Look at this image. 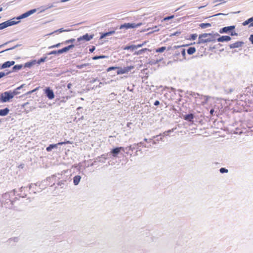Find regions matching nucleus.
<instances>
[{"label":"nucleus","mask_w":253,"mask_h":253,"mask_svg":"<svg viewBox=\"0 0 253 253\" xmlns=\"http://www.w3.org/2000/svg\"><path fill=\"white\" fill-rule=\"evenodd\" d=\"M215 41V38L214 35L211 34L205 33L199 36L198 43H206Z\"/></svg>","instance_id":"f257e3e1"},{"label":"nucleus","mask_w":253,"mask_h":253,"mask_svg":"<svg viewBox=\"0 0 253 253\" xmlns=\"http://www.w3.org/2000/svg\"><path fill=\"white\" fill-rule=\"evenodd\" d=\"M14 92L6 91L0 95V102H6L9 101L14 96Z\"/></svg>","instance_id":"f03ea898"},{"label":"nucleus","mask_w":253,"mask_h":253,"mask_svg":"<svg viewBox=\"0 0 253 253\" xmlns=\"http://www.w3.org/2000/svg\"><path fill=\"white\" fill-rule=\"evenodd\" d=\"M173 56L174 57L180 56V58H176V60L180 61L186 59L185 49L184 48H180L179 50L175 51Z\"/></svg>","instance_id":"7ed1b4c3"},{"label":"nucleus","mask_w":253,"mask_h":253,"mask_svg":"<svg viewBox=\"0 0 253 253\" xmlns=\"http://www.w3.org/2000/svg\"><path fill=\"white\" fill-rule=\"evenodd\" d=\"M125 148L123 147H116L110 151V154L113 157H117L120 154H123L125 152Z\"/></svg>","instance_id":"20e7f679"},{"label":"nucleus","mask_w":253,"mask_h":253,"mask_svg":"<svg viewBox=\"0 0 253 253\" xmlns=\"http://www.w3.org/2000/svg\"><path fill=\"white\" fill-rule=\"evenodd\" d=\"M142 25L141 23L135 24V23H125L124 24H122L120 26V29H128L129 28H137Z\"/></svg>","instance_id":"39448f33"},{"label":"nucleus","mask_w":253,"mask_h":253,"mask_svg":"<svg viewBox=\"0 0 253 253\" xmlns=\"http://www.w3.org/2000/svg\"><path fill=\"white\" fill-rule=\"evenodd\" d=\"M72 144V142H70V141L67 140L64 142H59L55 144H50L46 148V150L47 152H49L51 151L53 149L57 148L58 145H62L63 144Z\"/></svg>","instance_id":"423d86ee"},{"label":"nucleus","mask_w":253,"mask_h":253,"mask_svg":"<svg viewBox=\"0 0 253 253\" xmlns=\"http://www.w3.org/2000/svg\"><path fill=\"white\" fill-rule=\"evenodd\" d=\"M37 11V9H31L22 14H21V15H19V16H17V19H23V18H25L26 17H28L29 16L31 15V14L35 13L36 11Z\"/></svg>","instance_id":"0eeeda50"},{"label":"nucleus","mask_w":253,"mask_h":253,"mask_svg":"<svg viewBox=\"0 0 253 253\" xmlns=\"http://www.w3.org/2000/svg\"><path fill=\"white\" fill-rule=\"evenodd\" d=\"M94 35H88V34H86L83 36H81L77 39V41L78 42H80L82 41H89L90 40H91Z\"/></svg>","instance_id":"6e6552de"},{"label":"nucleus","mask_w":253,"mask_h":253,"mask_svg":"<svg viewBox=\"0 0 253 253\" xmlns=\"http://www.w3.org/2000/svg\"><path fill=\"white\" fill-rule=\"evenodd\" d=\"M44 93L49 99L51 100L54 98V92L49 87H47L44 89Z\"/></svg>","instance_id":"1a4fd4ad"},{"label":"nucleus","mask_w":253,"mask_h":253,"mask_svg":"<svg viewBox=\"0 0 253 253\" xmlns=\"http://www.w3.org/2000/svg\"><path fill=\"white\" fill-rule=\"evenodd\" d=\"M132 68H133L132 66L126 67H125L124 68H121L119 67V68L118 69V70L117 71V74L120 75V74H124L128 72L129 71H130Z\"/></svg>","instance_id":"9d476101"},{"label":"nucleus","mask_w":253,"mask_h":253,"mask_svg":"<svg viewBox=\"0 0 253 253\" xmlns=\"http://www.w3.org/2000/svg\"><path fill=\"white\" fill-rule=\"evenodd\" d=\"M235 26H230L228 27H225L219 30L220 33H228L229 31L233 30L235 29Z\"/></svg>","instance_id":"9b49d317"},{"label":"nucleus","mask_w":253,"mask_h":253,"mask_svg":"<svg viewBox=\"0 0 253 253\" xmlns=\"http://www.w3.org/2000/svg\"><path fill=\"white\" fill-rule=\"evenodd\" d=\"M231 38L228 36H222L217 39V41L219 42H228L230 41Z\"/></svg>","instance_id":"f8f14e48"},{"label":"nucleus","mask_w":253,"mask_h":253,"mask_svg":"<svg viewBox=\"0 0 253 253\" xmlns=\"http://www.w3.org/2000/svg\"><path fill=\"white\" fill-rule=\"evenodd\" d=\"M74 47V44L69 45L68 46L65 47H64V48L58 50V52H59V53H60V54H61V53H63L64 52H67L70 49L73 48Z\"/></svg>","instance_id":"ddd939ff"},{"label":"nucleus","mask_w":253,"mask_h":253,"mask_svg":"<svg viewBox=\"0 0 253 253\" xmlns=\"http://www.w3.org/2000/svg\"><path fill=\"white\" fill-rule=\"evenodd\" d=\"M14 63H15L14 61H7V62H5V63H4L2 65V66L1 67V68L4 69V68H7V67H9L11 66L14 65Z\"/></svg>","instance_id":"4468645a"},{"label":"nucleus","mask_w":253,"mask_h":253,"mask_svg":"<svg viewBox=\"0 0 253 253\" xmlns=\"http://www.w3.org/2000/svg\"><path fill=\"white\" fill-rule=\"evenodd\" d=\"M243 42H237L234 43L230 44V47L231 48H234L240 47L242 46Z\"/></svg>","instance_id":"2eb2a0df"},{"label":"nucleus","mask_w":253,"mask_h":253,"mask_svg":"<svg viewBox=\"0 0 253 253\" xmlns=\"http://www.w3.org/2000/svg\"><path fill=\"white\" fill-rule=\"evenodd\" d=\"M193 118L194 115L192 114L186 115L184 117V120L189 122H192Z\"/></svg>","instance_id":"dca6fc26"},{"label":"nucleus","mask_w":253,"mask_h":253,"mask_svg":"<svg viewBox=\"0 0 253 253\" xmlns=\"http://www.w3.org/2000/svg\"><path fill=\"white\" fill-rule=\"evenodd\" d=\"M9 109L7 108L4 109H1L0 110V116H4L6 115L8 112H9Z\"/></svg>","instance_id":"f3484780"},{"label":"nucleus","mask_w":253,"mask_h":253,"mask_svg":"<svg viewBox=\"0 0 253 253\" xmlns=\"http://www.w3.org/2000/svg\"><path fill=\"white\" fill-rule=\"evenodd\" d=\"M81 176L80 175H76L74 177L73 182L75 185H77L79 184V182L81 180Z\"/></svg>","instance_id":"a211bd4d"},{"label":"nucleus","mask_w":253,"mask_h":253,"mask_svg":"<svg viewBox=\"0 0 253 253\" xmlns=\"http://www.w3.org/2000/svg\"><path fill=\"white\" fill-rule=\"evenodd\" d=\"M196 52V48L194 47H190L187 50V53L189 55L193 54Z\"/></svg>","instance_id":"6ab92c4d"},{"label":"nucleus","mask_w":253,"mask_h":253,"mask_svg":"<svg viewBox=\"0 0 253 253\" xmlns=\"http://www.w3.org/2000/svg\"><path fill=\"white\" fill-rule=\"evenodd\" d=\"M200 27L203 29H205L208 27H210L211 26V24L210 23H201L199 25Z\"/></svg>","instance_id":"aec40b11"},{"label":"nucleus","mask_w":253,"mask_h":253,"mask_svg":"<svg viewBox=\"0 0 253 253\" xmlns=\"http://www.w3.org/2000/svg\"><path fill=\"white\" fill-rule=\"evenodd\" d=\"M253 21V17H251L250 18H249V19H248L247 20H246L245 21H244L242 24L244 26H246L248 24H249L250 23H251Z\"/></svg>","instance_id":"412c9836"},{"label":"nucleus","mask_w":253,"mask_h":253,"mask_svg":"<svg viewBox=\"0 0 253 253\" xmlns=\"http://www.w3.org/2000/svg\"><path fill=\"white\" fill-rule=\"evenodd\" d=\"M114 33H115V31H110V32H109L105 33H104L103 35H102L101 36V38H104L105 37L111 35L113 34Z\"/></svg>","instance_id":"4be33fe9"},{"label":"nucleus","mask_w":253,"mask_h":253,"mask_svg":"<svg viewBox=\"0 0 253 253\" xmlns=\"http://www.w3.org/2000/svg\"><path fill=\"white\" fill-rule=\"evenodd\" d=\"M107 56L105 55L95 56L92 57V59L95 60L99 59L105 58Z\"/></svg>","instance_id":"5701e85b"},{"label":"nucleus","mask_w":253,"mask_h":253,"mask_svg":"<svg viewBox=\"0 0 253 253\" xmlns=\"http://www.w3.org/2000/svg\"><path fill=\"white\" fill-rule=\"evenodd\" d=\"M134 45H128L124 47L123 48L124 50H129V49H135Z\"/></svg>","instance_id":"b1692460"},{"label":"nucleus","mask_w":253,"mask_h":253,"mask_svg":"<svg viewBox=\"0 0 253 253\" xmlns=\"http://www.w3.org/2000/svg\"><path fill=\"white\" fill-rule=\"evenodd\" d=\"M5 23L6 25H7V27L16 24V22H15L14 21L11 20L7 21L5 22Z\"/></svg>","instance_id":"393cba45"},{"label":"nucleus","mask_w":253,"mask_h":253,"mask_svg":"<svg viewBox=\"0 0 253 253\" xmlns=\"http://www.w3.org/2000/svg\"><path fill=\"white\" fill-rule=\"evenodd\" d=\"M166 48L165 46H163L159 48L156 50V52H163L166 50Z\"/></svg>","instance_id":"a878e982"},{"label":"nucleus","mask_w":253,"mask_h":253,"mask_svg":"<svg viewBox=\"0 0 253 253\" xmlns=\"http://www.w3.org/2000/svg\"><path fill=\"white\" fill-rule=\"evenodd\" d=\"M35 63V61H32V62H28V63H25V67H31L32 65H33Z\"/></svg>","instance_id":"bb28decb"},{"label":"nucleus","mask_w":253,"mask_h":253,"mask_svg":"<svg viewBox=\"0 0 253 253\" xmlns=\"http://www.w3.org/2000/svg\"><path fill=\"white\" fill-rule=\"evenodd\" d=\"M89 64L88 63H85V64H81V65H77V68L78 69H82L83 68H84V67H86L88 65H89Z\"/></svg>","instance_id":"cd10ccee"},{"label":"nucleus","mask_w":253,"mask_h":253,"mask_svg":"<svg viewBox=\"0 0 253 253\" xmlns=\"http://www.w3.org/2000/svg\"><path fill=\"white\" fill-rule=\"evenodd\" d=\"M197 35L196 34H191L190 36L189 39L195 40L197 38Z\"/></svg>","instance_id":"c85d7f7f"},{"label":"nucleus","mask_w":253,"mask_h":253,"mask_svg":"<svg viewBox=\"0 0 253 253\" xmlns=\"http://www.w3.org/2000/svg\"><path fill=\"white\" fill-rule=\"evenodd\" d=\"M7 27V25H6L5 22L0 24V29H3Z\"/></svg>","instance_id":"c756f323"},{"label":"nucleus","mask_w":253,"mask_h":253,"mask_svg":"<svg viewBox=\"0 0 253 253\" xmlns=\"http://www.w3.org/2000/svg\"><path fill=\"white\" fill-rule=\"evenodd\" d=\"M119 67H109L107 69V72H110L112 70H115L116 69H119Z\"/></svg>","instance_id":"7c9ffc66"},{"label":"nucleus","mask_w":253,"mask_h":253,"mask_svg":"<svg viewBox=\"0 0 253 253\" xmlns=\"http://www.w3.org/2000/svg\"><path fill=\"white\" fill-rule=\"evenodd\" d=\"M46 59V57H43V58H41L40 59H39V60H38V61L37 62V63H38V64H40V63H42V62H44V61H45Z\"/></svg>","instance_id":"2f4dec72"},{"label":"nucleus","mask_w":253,"mask_h":253,"mask_svg":"<svg viewBox=\"0 0 253 253\" xmlns=\"http://www.w3.org/2000/svg\"><path fill=\"white\" fill-rule=\"evenodd\" d=\"M219 170L221 173H224V172H228V169H226L225 168H221Z\"/></svg>","instance_id":"473e14b6"},{"label":"nucleus","mask_w":253,"mask_h":253,"mask_svg":"<svg viewBox=\"0 0 253 253\" xmlns=\"http://www.w3.org/2000/svg\"><path fill=\"white\" fill-rule=\"evenodd\" d=\"M75 41V39H69V40H68L67 41H65V43H70V42H73Z\"/></svg>","instance_id":"72a5a7b5"},{"label":"nucleus","mask_w":253,"mask_h":253,"mask_svg":"<svg viewBox=\"0 0 253 253\" xmlns=\"http://www.w3.org/2000/svg\"><path fill=\"white\" fill-rule=\"evenodd\" d=\"M58 52V50H53V51H51L49 54H60V53L59 52Z\"/></svg>","instance_id":"f704fd0d"},{"label":"nucleus","mask_w":253,"mask_h":253,"mask_svg":"<svg viewBox=\"0 0 253 253\" xmlns=\"http://www.w3.org/2000/svg\"><path fill=\"white\" fill-rule=\"evenodd\" d=\"M147 50V48H143V49H142L140 50H139L137 52V54H141L142 53V52L146 51Z\"/></svg>","instance_id":"c9c22d12"},{"label":"nucleus","mask_w":253,"mask_h":253,"mask_svg":"<svg viewBox=\"0 0 253 253\" xmlns=\"http://www.w3.org/2000/svg\"><path fill=\"white\" fill-rule=\"evenodd\" d=\"M60 43H57V44H56L55 45H53L50 46L49 48H54V47H59L60 46Z\"/></svg>","instance_id":"e433bc0d"},{"label":"nucleus","mask_w":253,"mask_h":253,"mask_svg":"<svg viewBox=\"0 0 253 253\" xmlns=\"http://www.w3.org/2000/svg\"><path fill=\"white\" fill-rule=\"evenodd\" d=\"M174 17V16L173 15H172V16H168V17H165L164 20L165 21H167V20H169L170 19H172Z\"/></svg>","instance_id":"4c0bfd02"},{"label":"nucleus","mask_w":253,"mask_h":253,"mask_svg":"<svg viewBox=\"0 0 253 253\" xmlns=\"http://www.w3.org/2000/svg\"><path fill=\"white\" fill-rule=\"evenodd\" d=\"M143 45H144V43L139 44H137V45H134V47H135V49H137V48H138L139 47H141Z\"/></svg>","instance_id":"58836bf2"},{"label":"nucleus","mask_w":253,"mask_h":253,"mask_svg":"<svg viewBox=\"0 0 253 253\" xmlns=\"http://www.w3.org/2000/svg\"><path fill=\"white\" fill-rule=\"evenodd\" d=\"M95 46H93L92 47V48H90L89 49V51H90V52H93V51H94V50H95Z\"/></svg>","instance_id":"ea45409f"},{"label":"nucleus","mask_w":253,"mask_h":253,"mask_svg":"<svg viewBox=\"0 0 253 253\" xmlns=\"http://www.w3.org/2000/svg\"><path fill=\"white\" fill-rule=\"evenodd\" d=\"M250 41L253 44V35H251L250 37Z\"/></svg>","instance_id":"a19ab883"},{"label":"nucleus","mask_w":253,"mask_h":253,"mask_svg":"<svg viewBox=\"0 0 253 253\" xmlns=\"http://www.w3.org/2000/svg\"><path fill=\"white\" fill-rule=\"evenodd\" d=\"M159 104H160V102H159V101H158V100H156V101H155V102H154V105H155V106H158V105H159Z\"/></svg>","instance_id":"79ce46f5"},{"label":"nucleus","mask_w":253,"mask_h":253,"mask_svg":"<svg viewBox=\"0 0 253 253\" xmlns=\"http://www.w3.org/2000/svg\"><path fill=\"white\" fill-rule=\"evenodd\" d=\"M5 74L3 72H0V79L4 76Z\"/></svg>","instance_id":"37998d69"},{"label":"nucleus","mask_w":253,"mask_h":253,"mask_svg":"<svg viewBox=\"0 0 253 253\" xmlns=\"http://www.w3.org/2000/svg\"><path fill=\"white\" fill-rule=\"evenodd\" d=\"M132 125V123L131 122H128L126 124V126L127 127H130V126Z\"/></svg>","instance_id":"c03bdc74"},{"label":"nucleus","mask_w":253,"mask_h":253,"mask_svg":"<svg viewBox=\"0 0 253 253\" xmlns=\"http://www.w3.org/2000/svg\"><path fill=\"white\" fill-rule=\"evenodd\" d=\"M231 36H237V34L235 32H232L231 33Z\"/></svg>","instance_id":"a18cd8bd"},{"label":"nucleus","mask_w":253,"mask_h":253,"mask_svg":"<svg viewBox=\"0 0 253 253\" xmlns=\"http://www.w3.org/2000/svg\"><path fill=\"white\" fill-rule=\"evenodd\" d=\"M72 85V84H71V83L68 84L67 85L68 88L70 89L71 88Z\"/></svg>","instance_id":"49530a36"},{"label":"nucleus","mask_w":253,"mask_h":253,"mask_svg":"<svg viewBox=\"0 0 253 253\" xmlns=\"http://www.w3.org/2000/svg\"><path fill=\"white\" fill-rule=\"evenodd\" d=\"M16 68H17V70H19L22 68V66L21 65H17Z\"/></svg>","instance_id":"de8ad7c7"},{"label":"nucleus","mask_w":253,"mask_h":253,"mask_svg":"<svg viewBox=\"0 0 253 253\" xmlns=\"http://www.w3.org/2000/svg\"><path fill=\"white\" fill-rule=\"evenodd\" d=\"M19 195H20V197H24L25 196H26V194H19Z\"/></svg>","instance_id":"09e8293b"},{"label":"nucleus","mask_w":253,"mask_h":253,"mask_svg":"<svg viewBox=\"0 0 253 253\" xmlns=\"http://www.w3.org/2000/svg\"><path fill=\"white\" fill-rule=\"evenodd\" d=\"M23 85H21V86H20L19 87H17V90H19L21 87H23Z\"/></svg>","instance_id":"8fccbe9b"},{"label":"nucleus","mask_w":253,"mask_h":253,"mask_svg":"<svg viewBox=\"0 0 253 253\" xmlns=\"http://www.w3.org/2000/svg\"><path fill=\"white\" fill-rule=\"evenodd\" d=\"M213 112H214L213 109H211V110L210 111V113H211V114L213 113Z\"/></svg>","instance_id":"3c124183"},{"label":"nucleus","mask_w":253,"mask_h":253,"mask_svg":"<svg viewBox=\"0 0 253 253\" xmlns=\"http://www.w3.org/2000/svg\"><path fill=\"white\" fill-rule=\"evenodd\" d=\"M250 26L253 27V21L251 23Z\"/></svg>","instance_id":"603ef678"},{"label":"nucleus","mask_w":253,"mask_h":253,"mask_svg":"<svg viewBox=\"0 0 253 253\" xmlns=\"http://www.w3.org/2000/svg\"><path fill=\"white\" fill-rule=\"evenodd\" d=\"M175 48H180L181 47V46H174Z\"/></svg>","instance_id":"864d4df0"},{"label":"nucleus","mask_w":253,"mask_h":253,"mask_svg":"<svg viewBox=\"0 0 253 253\" xmlns=\"http://www.w3.org/2000/svg\"><path fill=\"white\" fill-rule=\"evenodd\" d=\"M25 189H26V188H25V187H24V188H21V190H25Z\"/></svg>","instance_id":"5fc2aeb1"},{"label":"nucleus","mask_w":253,"mask_h":253,"mask_svg":"<svg viewBox=\"0 0 253 253\" xmlns=\"http://www.w3.org/2000/svg\"><path fill=\"white\" fill-rule=\"evenodd\" d=\"M15 68H16V66L13 67V69H15Z\"/></svg>","instance_id":"6e6d98bb"},{"label":"nucleus","mask_w":253,"mask_h":253,"mask_svg":"<svg viewBox=\"0 0 253 253\" xmlns=\"http://www.w3.org/2000/svg\"><path fill=\"white\" fill-rule=\"evenodd\" d=\"M1 9H2L1 8L0 9V11L1 10Z\"/></svg>","instance_id":"4d7b16f0"}]
</instances>
